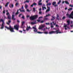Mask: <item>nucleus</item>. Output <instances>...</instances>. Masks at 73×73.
Instances as JSON below:
<instances>
[{"instance_id":"1","label":"nucleus","mask_w":73,"mask_h":73,"mask_svg":"<svg viewBox=\"0 0 73 73\" xmlns=\"http://www.w3.org/2000/svg\"><path fill=\"white\" fill-rule=\"evenodd\" d=\"M60 32V30L59 29L58 30H57L56 31H51L50 32H49V34H53L54 33H56V34H58V33H61L62 32Z\"/></svg>"},{"instance_id":"2","label":"nucleus","mask_w":73,"mask_h":73,"mask_svg":"<svg viewBox=\"0 0 73 73\" xmlns=\"http://www.w3.org/2000/svg\"><path fill=\"white\" fill-rule=\"evenodd\" d=\"M9 27H7V26H5V28H7V29L9 30V29L10 31L11 32H15L13 29H14V28L13 27H12L11 26H9Z\"/></svg>"},{"instance_id":"3","label":"nucleus","mask_w":73,"mask_h":73,"mask_svg":"<svg viewBox=\"0 0 73 73\" xmlns=\"http://www.w3.org/2000/svg\"><path fill=\"white\" fill-rule=\"evenodd\" d=\"M38 17V15H36L34 16H32L30 17V19L31 20H34L35 19H36Z\"/></svg>"},{"instance_id":"4","label":"nucleus","mask_w":73,"mask_h":73,"mask_svg":"<svg viewBox=\"0 0 73 73\" xmlns=\"http://www.w3.org/2000/svg\"><path fill=\"white\" fill-rule=\"evenodd\" d=\"M12 13L13 15H12V20H14V21H15V20H16V18H15V15H13L15 14V12H13Z\"/></svg>"},{"instance_id":"5","label":"nucleus","mask_w":73,"mask_h":73,"mask_svg":"<svg viewBox=\"0 0 73 73\" xmlns=\"http://www.w3.org/2000/svg\"><path fill=\"white\" fill-rule=\"evenodd\" d=\"M6 15L7 16V19H9V20H11V17L10 14H9V13H6Z\"/></svg>"},{"instance_id":"6","label":"nucleus","mask_w":73,"mask_h":73,"mask_svg":"<svg viewBox=\"0 0 73 73\" xmlns=\"http://www.w3.org/2000/svg\"><path fill=\"white\" fill-rule=\"evenodd\" d=\"M64 28H65V30H67L68 29V28L69 29H70V28H69V27H68L67 26V25H66V24H64Z\"/></svg>"},{"instance_id":"7","label":"nucleus","mask_w":73,"mask_h":73,"mask_svg":"<svg viewBox=\"0 0 73 73\" xmlns=\"http://www.w3.org/2000/svg\"><path fill=\"white\" fill-rule=\"evenodd\" d=\"M56 1L53 2L52 3V5H53L54 7L58 6V5H56Z\"/></svg>"},{"instance_id":"8","label":"nucleus","mask_w":73,"mask_h":73,"mask_svg":"<svg viewBox=\"0 0 73 73\" xmlns=\"http://www.w3.org/2000/svg\"><path fill=\"white\" fill-rule=\"evenodd\" d=\"M19 25H16L14 26V28L15 29H16V30H19Z\"/></svg>"},{"instance_id":"9","label":"nucleus","mask_w":73,"mask_h":73,"mask_svg":"<svg viewBox=\"0 0 73 73\" xmlns=\"http://www.w3.org/2000/svg\"><path fill=\"white\" fill-rule=\"evenodd\" d=\"M33 29H34V31L35 32H37V31H38V30H37L36 29V28L35 27H33Z\"/></svg>"},{"instance_id":"10","label":"nucleus","mask_w":73,"mask_h":73,"mask_svg":"<svg viewBox=\"0 0 73 73\" xmlns=\"http://www.w3.org/2000/svg\"><path fill=\"white\" fill-rule=\"evenodd\" d=\"M5 25V23H3L2 24L1 27L0 28V29H4V25Z\"/></svg>"},{"instance_id":"11","label":"nucleus","mask_w":73,"mask_h":73,"mask_svg":"<svg viewBox=\"0 0 73 73\" xmlns=\"http://www.w3.org/2000/svg\"><path fill=\"white\" fill-rule=\"evenodd\" d=\"M47 9L46 11V12H48L49 11H50V7H49L48 6L47 7Z\"/></svg>"},{"instance_id":"12","label":"nucleus","mask_w":73,"mask_h":73,"mask_svg":"<svg viewBox=\"0 0 73 73\" xmlns=\"http://www.w3.org/2000/svg\"><path fill=\"white\" fill-rule=\"evenodd\" d=\"M14 7V6L13 5V4H10L9 5V7L11 8H13Z\"/></svg>"},{"instance_id":"13","label":"nucleus","mask_w":73,"mask_h":73,"mask_svg":"<svg viewBox=\"0 0 73 73\" xmlns=\"http://www.w3.org/2000/svg\"><path fill=\"white\" fill-rule=\"evenodd\" d=\"M8 22H7L6 24L8 25H10V23H11V20H9L8 21Z\"/></svg>"},{"instance_id":"14","label":"nucleus","mask_w":73,"mask_h":73,"mask_svg":"<svg viewBox=\"0 0 73 73\" xmlns=\"http://www.w3.org/2000/svg\"><path fill=\"white\" fill-rule=\"evenodd\" d=\"M25 23V22L24 21H23L22 22L21 26V28H23V25Z\"/></svg>"},{"instance_id":"15","label":"nucleus","mask_w":73,"mask_h":73,"mask_svg":"<svg viewBox=\"0 0 73 73\" xmlns=\"http://www.w3.org/2000/svg\"><path fill=\"white\" fill-rule=\"evenodd\" d=\"M1 21L2 22V24H4V23H4V20H3V19H1L0 20V22H1Z\"/></svg>"},{"instance_id":"16","label":"nucleus","mask_w":73,"mask_h":73,"mask_svg":"<svg viewBox=\"0 0 73 73\" xmlns=\"http://www.w3.org/2000/svg\"><path fill=\"white\" fill-rule=\"evenodd\" d=\"M67 25H70V21H67Z\"/></svg>"},{"instance_id":"17","label":"nucleus","mask_w":73,"mask_h":73,"mask_svg":"<svg viewBox=\"0 0 73 73\" xmlns=\"http://www.w3.org/2000/svg\"><path fill=\"white\" fill-rule=\"evenodd\" d=\"M30 28H31V27H30V26H29V27L27 26V28L26 29V30H27V31H29Z\"/></svg>"},{"instance_id":"18","label":"nucleus","mask_w":73,"mask_h":73,"mask_svg":"<svg viewBox=\"0 0 73 73\" xmlns=\"http://www.w3.org/2000/svg\"><path fill=\"white\" fill-rule=\"evenodd\" d=\"M19 11H20L21 12H25V11H24V10H21V9H19Z\"/></svg>"},{"instance_id":"19","label":"nucleus","mask_w":73,"mask_h":73,"mask_svg":"<svg viewBox=\"0 0 73 73\" xmlns=\"http://www.w3.org/2000/svg\"><path fill=\"white\" fill-rule=\"evenodd\" d=\"M19 10H18L17 11V12L15 13V15H17L19 13Z\"/></svg>"},{"instance_id":"20","label":"nucleus","mask_w":73,"mask_h":73,"mask_svg":"<svg viewBox=\"0 0 73 73\" xmlns=\"http://www.w3.org/2000/svg\"><path fill=\"white\" fill-rule=\"evenodd\" d=\"M9 2H7L6 3V5H5V6L6 7H8V4H9Z\"/></svg>"},{"instance_id":"21","label":"nucleus","mask_w":73,"mask_h":73,"mask_svg":"<svg viewBox=\"0 0 73 73\" xmlns=\"http://www.w3.org/2000/svg\"><path fill=\"white\" fill-rule=\"evenodd\" d=\"M72 16H73L72 15H71V14H70V15H69L68 17L69 18H72L73 17Z\"/></svg>"},{"instance_id":"22","label":"nucleus","mask_w":73,"mask_h":73,"mask_svg":"<svg viewBox=\"0 0 73 73\" xmlns=\"http://www.w3.org/2000/svg\"><path fill=\"white\" fill-rule=\"evenodd\" d=\"M25 9H27L28 7V5H27V4H26L25 5Z\"/></svg>"},{"instance_id":"23","label":"nucleus","mask_w":73,"mask_h":73,"mask_svg":"<svg viewBox=\"0 0 73 73\" xmlns=\"http://www.w3.org/2000/svg\"><path fill=\"white\" fill-rule=\"evenodd\" d=\"M30 1L29 0H26V1L24 2V3H29Z\"/></svg>"},{"instance_id":"24","label":"nucleus","mask_w":73,"mask_h":73,"mask_svg":"<svg viewBox=\"0 0 73 73\" xmlns=\"http://www.w3.org/2000/svg\"><path fill=\"white\" fill-rule=\"evenodd\" d=\"M44 9H46V7H42V11H44Z\"/></svg>"},{"instance_id":"25","label":"nucleus","mask_w":73,"mask_h":73,"mask_svg":"<svg viewBox=\"0 0 73 73\" xmlns=\"http://www.w3.org/2000/svg\"><path fill=\"white\" fill-rule=\"evenodd\" d=\"M68 11H72V10H73V8H70L69 9H68Z\"/></svg>"},{"instance_id":"26","label":"nucleus","mask_w":73,"mask_h":73,"mask_svg":"<svg viewBox=\"0 0 73 73\" xmlns=\"http://www.w3.org/2000/svg\"><path fill=\"white\" fill-rule=\"evenodd\" d=\"M61 0H60V1H59L57 3V4L58 5L59 4H60V3H61Z\"/></svg>"},{"instance_id":"27","label":"nucleus","mask_w":73,"mask_h":73,"mask_svg":"<svg viewBox=\"0 0 73 73\" xmlns=\"http://www.w3.org/2000/svg\"><path fill=\"white\" fill-rule=\"evenodd\" d=\"M48 5H51V3H47L46 5V6H48Z\"/></svg>"},{"instance_id":"28","label":"nucleus","mask_w":73,"mask_h":73,"mask_svg":"<svg viewBox=\"0 0 73 73\" xmlns=\"http://www.w3.org/2000/svg\"><path fill=\"white\" fill-rule=\"evenodd\" d=\"M33 12H35L36 11V9H35V8L34 7L33 8Z\"/></svg>"},{"instance_id":"29","label":"nucleus","mask_w":73,"mask_h":73,"mask_svg":"<svg viewBox=\"0 0 73 73\" xmlns=\"http://www.w3.org/2000/svg\"><path fill=\"white\" fill-rule=\"evenodd\" d=\"M65 3L66 4H69L68 1H65Z\"/></svg>"},{"instance_id":"30","label":"nucleus","mask_w":73,"mask_h":73,"mask_svg":"<svg viewBox=\"0 0 73 73\" xmlns=\"http://www.w3.org/2000/svg\"><path fill=\"white\" fill-rule=\"evenodd\" d=\"M42 4V3H38V5H41Z\"/></svg>"},{"instance_id":"31","label":"nucleus","mask_w":73,"mask_h":73,"mask_svg":"<svg viewBox=\"0 0 73 73\" xmlns=\"http://www.w3.org/2000/svg\"><path fill=\"white\" fill-rule=\"evenodd\" d=\"M37 33H38L39 34L43 33V32H41L38 31H37Z\"/></svg>"},{"instance_id":"32","label":"nucleus","mask_w":73,"mask_h":73,"mask_svg":"<svg viewBox=\"0 0 73 73\" xmlns=\"http://www.w3.org/2000/svg\"><path fill=\"white\" fill-rule=\"evenodd\" d=\"M41 1H42V0H40L38 2V3H41Z\"/></svg>"},{"instance_id":"33","label":"nucleus","mask_w":73,"mask_h":73,"mask_svg":"<svg viewBox=\"0 0 73 73\" xmlns=\"http://www.w3.org/2000/svg\"><path fill=\"white\" fill-rule=\"evenodd\" d=\"M43 33H44V34H48V33L47 32H43Z\"/></svg>"},{"instance_id":"34","label":"nucleus","mask_w":73,"mask_h":73,"mask_svg":"<svg viewBox=\"0 0 73 73\" xmlns=\"http://www.w3.org/2000/svg\"><path fill=\"white\" fill-rule=\"evenodd\" d=\"M42 13V12L41 11H39V15H41V14Z\"/></svg>"},{"instance_id":"35","label":"nucleus","mask_w":73,"mask_h":73,"mask_svg":"<svg viewBox=\"0 0 73 73\" xmlns=\"http://www.w3.org/2000/svg\"><path fill=\"white\" fill-rule=\"evenodd\" d=\"M66 18L65 17V16H64L62 18V19H63V20H64V19H65Z\"/></svg>"},{"instance_id":"36","label":"nucleus","mask_w":73,"mask_h":73,"mask_svg":"<svg viewBox=\"0 0 73 73\" xmlns=\"http://www.w3.org/2000/svg\"><path fill=\"white\" fill-rule=\"evenodd\" d=\"M40 21H41V20H40V19H38V20H37V21H38V23H40Z\"/></svg>"},{"instance_id":"37","label":"nucleus","mask_w":73,"mask_h":73,"mask_svg":"<svg viewBox=\"0 0 73 73\" xmlns=\"http://www.w3.org/2000/svg\"><path fill=\"white\" fill-rule=\"evenodd\" d=\"M21 15H22V14H19V17H21Z\"/></svg>"},{"instance_id":"38","label":"nucleus","mask_w":73,"mask_h":73,"mask_svg":"<svg viewBox=\"0 0 73 73\" xmlns=\"http://www.w3.org/2000/svg\"><path fill=\"white\" fill-rule=\"evenodd\" d=\"M18 4L19 3H16L15 4V6H17Z\"/></svg>"},{"instance_id":"39","label":"nucleus","mask_w":73,"mask_h":73,"mask_svg":"<svg viewBox=\"0 0 73 73\" xmlns=\"http://www.w3.org/2000/svg\"><path fill=\"white\" fill-rule=\"evenodd\" d=\"M46 25H50V24L49 23H46Z\"/></svg>"},{"instance_id":"40","label":"nucleus","mask_w":73,"mask_h":73,"mask_svg":"<svg viewBox=\"0 0 73 73\" xmlns=\"http://www.w3.org/2000/svg\"><path fill=\"white\" fill-rule=\"evenodd\" d=\"M69 6H70V7H73V5H70Z\"/></svg>"},{"instance_id":"41","label":"nucleus","mask_w":73,"mask_h":73,"mask_svg":"<svg viewBox=\"0 0 73 73\" xmlns=\"http://www.w3.org/2000/svg\"><path fill=\"white\" fill-rule=\"evenodd\" d=\"M5 13V10H4L3 11V13Z\"/></svg>"},{"instance_id":"42","label":"nucleus","mask_w":73,"mask_h":73,"mask_svg":"<svg viewBox=\"0 0 73 73\" xmlns=\"http://www.w3.org/2000/svg\"><path fill=\"white\" fill-rule=\"evenodd\" d=\"M27 12H30L31 11L30 10H29V9H27Z\"/></svg>"},{"instance_id":"43","label":"nucleus","mask_w":73,"mask_h":73,"mask_svg":"<svg viewBox=\"0 0 73 73\" xmlns=\"http://www.w3.org/2000/svg\"><path fill=\"white\" fill-rule=\"evenodd\" d=\"M33 5H37V4L35 3H33Z\"/></svg>"},{"instance_id":"44","label":"nucleus","mask_w":73,"mask_h":73,"mask_svg":"<svg viewBox=\"0 0 73 73\" xmlns=\"http://www.w3.org/2000/svg\"><path fill=\"white\" fill-rule=\"evenodd\" d=\"M50 16V14H48L47 15H46V17H47V16Z\"/></svg>"},{"instance_id":"45","label":"nucleus","mask_w":73,"mask_h":73,"mask_svg":"<svg viewBox=\"0 0 73 73\" xmlns=\"http://www.w3.org/2000/svg\"><path fill=\"white\" fill-rule=\"evenodd\" d=\"M35 24V22H31V24Z\"/></svg>"},{"instance_id":"46","label":"nucleus","mask_w":73,"mask_h":73,"mask_svg":"<svg viewBox=\"0 0 73 73\" xmlns=\"http://www.w3.org/2000/svg\"><path fill=\"white\" fill-rule=\"evenodd\" d=\"M41 27H42V28H43L45 27V26L42 25Z\"/></svg>"},{"instance_id":"47","label":"nucleus","mask_w":73,"mask_h":73,"mask_svg":"<svg viewBox=\"0 0 73 73\" xmlns=\"http://www.w3.org/2000/svg\"><path fill=\"white\" fill-rule=\"evenodd\" d=\"M52 17L54 19H55V17H54L53 16H52Z\"/></svg>"},{"instance_id":"48","label":"nucleus","mask_w":73,"mask_h":73,"mask_svg":"<svg viewBox=\"0 0 73 73\" xmlns=\"http://www.w3.org/2000/svg\"><path fill=\"white\" fill-rule=\"evenodd\" d=\"M22 19H25V17H24V16H23L22 17Z\"/></svg>"},{"instance_id":"49","label":"nucleus","mask_w":73,"mask_h":73,"mask_svg":"<svg viewBox=\"0 0 73 73\" xmlns=\"http://www.w3.org/2000/svg\"><path fill=\"white\" fill-rule=\"evenodd\" d=\"M7 19V17L5 16L4 17V19Z\"/></svg>"},{"instance_id":"50","label":"nucleus","mask_w":73,"mask_h":73,"mask_svg":"<svg viewBox=\"0 0 73 73\" xmlns=\"http://www.w3.org/2000/svg\"><path fill=\"white\" fill-rule=\"evenodd\" d=\"M44 21H42L40 22V23H44Z\"/></svg>"},{"instance_id":"51","label":"nucleus","mask_w":73,"mask_h":73,"mask_svg":"<svg viewBox=\"0 0 73 73\" xmlns=\"http://www.w3.org/2000/svg\"><path fill=\"white\" fill-rule=\"evenodd\" d=\"M56 17H59V15H57Z\"/></svg>"},{"instance_id":"52","label":"nucleus","mask_w":73,"mask_h":73,"mask_svg":"<svg viewBox=\"0 0 73 73\" xmlns=\"http://www.w3.org/2000/svg\"><path fill=\"white\" fill-rule=\"evenodd\" d=\"M50 27H51V28H52L53 27V25H51V26H50Z\"/></svg>"},{"instance_id":"53","label":"nucleus","mask_w":73,"mask_h":73,"mask_svg":"<svg viewBox=\"0 0 73 73\" xmlns=\"http://www.w3.org/2000/svg\"><path fill=\"white\" fill-rule=\"evenodd\" d=\"M56 19L59 20V18H58V17H56Z\"/></svg>"},{"instance_id":"54","label":"nucleus","mask_w":73,"mask_h":73,"mask_svg":"<svg viewBox=\"0 0 73 73\" xmlns=\"http://www.w3.org/2000/svg\"><path fill=\"white\" fill-rule=\"evenodd\" d=\"M42 10V9H41V8H40L39 9V11H41Z\"/></svg>"},{"instance_id":"55","label":"nucleus","mask_w":73,"mask_h":73,"mask_svg":"<svg viewBox=\"0 0 73 73\" xmlns=\"http://www.w3.org/2000/svg\"><path fill=\"white\" fill-rule=\"evenodd\" d=\"M42 29V27H40V28H38V29Z\"/></svg>"},{"instance_id":"56","label":"nucleus","mask_w":73,"mask_h":73,"mask_svg":"<svg viewBox=\"0 0 73 73\" xmlns=\"http://www.w3.org/2000/svg\"><path fill=\"white\" fill-rule=\"evenodd\" d=\"M17 21L18 23H20V21H19L18 20H17Z\"/></svg>"},{"instance_id":"57","label":"nucleus","mask_w":73,"mask_h":73,"mask_svg":"<svg viewBox=\"0 0 73 73\" xmlns=\"http://www.w3.org/2000/svg\"><path fill=\"white\" fill-rule=\"evenodd\" d=\"M41 18H42V17H40L38 19H41Z\"/></svg>"},{"instance_id":"58","label":"nucleus","mask_w":73,"mask_h":73,"mask_svg":"<svg viewBox=\"0 0 73 73\" xmlns=\"http://www.w3.org/2000/svg\"><path fill=\"white\" fill-rule=\"evenodd\" d=\"M33 4L32 5H31V7H33Z\"/></svg>"},{"instance_id":"59","label":"nucleus","mask_w":73,"mask_h":73,"mask_svg":"<svg viewBox=\"0 0 73 73\" xmlns=\"http://www.w3.org/2000/svg\"><path fill=\"white\" fill-rule=\"evenodd\" d=\"M54 20V19H51V21Z\"/></svg>"},{"instance_id":"60","label":"nucleus","mask_w":73,"mask_h":73,"mask_svg":"<svg viewBox=\"0 0 73 73\" xmlns=\"http://www.w3.org/2000/svg\"><path fill=\"white\" fill-rule=\"evenodd\" d=\"M64 3H65V2L64 1H63L62 2V4H64Z\"/></svg>"},{"instance_id":"61","label":"nucleus","mask_w":73,"mask_h":73,"mask_svg":"<svg viewBox=\"0 0 73 73\" xmlns=\"http://www.w3.org/2000/svg\"><path fill=\"white\" fill-rule=\"evenodd\" d=\"M68 9V7H66V8H65V10H66V9Z\"/></svg>"},{"instance_id":"62","label":"nucleus","mask_w":73,"mask_h":73,"mask_svg":"<svg viewBox=\"0 0 73 73\" xmlns=\"http://www.w3.org/2000/svg\"><path fill=\"white\" fill-rule=\"evenodd\" d=\"M21 8L22 9H24V7H23V6H22V7Z\"/></svg>"},{"instance_id":"63","label":"nucleus","mask_w":73,"mask_h":73,"mask_svg":"<svg viewBox=\"0 0 73 73\" xmlns=\"http://www.w3.org/2000/svg\"><path fill=\"white\" fill-rule=\"evenodd\" d=\"M69 15H70L69 14H66V16H69Z\"/></svg>"},{"instance_id":"64","label":"nucleus","mask_w":73,"mask_h":73,"mask_svg":"<svg viewBox=\"0 0 73 73\" xmlns=\"http://www.w3.org/2000/svg\"><path fill=\"white\" fill-rule=\"evenodd\" d=\"M29 17V15H27V18H28V17Z\"/></svg>"}]
</instances>
